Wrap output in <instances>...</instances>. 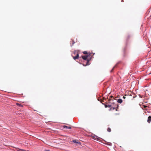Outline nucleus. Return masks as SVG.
Masks as SVG:
<instances>
[{"label": "nucleus", "mask_w": 151, "mask_h": 151, "mask_svg": "<svg viewBox=\"0 0 151 151\" xmlns=\"http://www.w3.org/2000/svg\"><path fill=\"white\" fill-rule=\"evenodd\" d=\"M83 53L84 54H87V55H88L89 56H91V58H90V59L87 60V63H86V65H89L88 63L89 62V61L91 59V58H92V56L94 54H93V53H90L89 52L88 53L86 51H84L83 52Z\"/></svg>", "instance_id": "1"}, {"label": "nucleus", "mask_w": 151, "mask_h": 151, "mask_svg": "<svg viewBox=\"0 0 151 151\" xmlns=\"http://www.w3.org/2000/svg\"><path fill=\"white\" fill-rule=\"evenodd\" d=\"M115 68V66H114L113 68L111 70V72H112L113 70H114V68Z\"/></svg>", "instance_id": "13"}, {"label": "nucleus", "mask_w": 151, "mask_h": 151, "mask_svg": "<svg viewBox=\"0 0 151 151\" xmlns=\"http://www.w3.org/2000/svg\"><path fill=\"white\" fill-rule=\"evenodd\" d=\"M112 106V105H105V106L106 108H107L108 107H111Z\"/></svg>", "instance_id": "9"}, {"label": "nucleus", "mask_w": 151, "mask_h": 151, "mask_svg": "<svg viewBox=\"0 0 151 151\" xmlns=\"http://www.w3.org/2000/svg\"><path fill=\"white\" fill-rule=\"evenodd\" d=\"M63 127L64 128H68L69 129H71V127H68L65 125H64L63 126Z\"/></svg>", "instance_id": "7"}, {"label": "nucleus", "mask_w": 151, "mask_h": 151, "mask_svg": "<svg viewBox=\"0 0 151 151\" xmlns=\"http://www.w3.org/2000/svg\"><path fill=\"white\" fill-rule=\"evenodd\" d=\"M16 105H17L19 107H22L23 106L22 104H19L18 103H17L16 104Z\"/></svg>", "instance_id": "8"}, {"label": "nucleus", "mask_w": 151, "mask_h": 151, "mask_svg": "<svg viewBox=\"0 0 151 151\" xmlns=\"http://www.w3.org/2000/svg\"><path fill=\"white\" fill-rule=\"evenodd\" d=\"M91 56H89L88 55H87L85 56H82V58L84 60H86L87 58L88 57L91 58Z\"/></svg>", "instance_id": "3"}, {"label": "nucleus", "mask_w": 151, "mask_h": 151, "mask_svg": "<svg viewBox=\"0 0 151 151\" xmlns=\"http://www.w3.org/2000/svg\"><path fill=\"white\" fill-rule=\"evenodd\" d=\"M147 107V106H144V107H145H145Z\"/></svg>", "instance_id": "18"}, {"label": "nucleus", "mask_w": 151, "mask_h": 151, "mask_svg": "<svg viewBox=\"0 0 151 151\" xmlns=\"http://www.w3.org/2000/svg\"><path fill=\"white\" fill-rule=\"evenodd\" d=\"M123 98L124 99H125L126 98V97H125V96H124L123 97Z\"/></svg>", "instance_id": "17"}, {"label": "nucleus", "mask_w": 151, "mask_h": 151, "mask_svg": "<svg viewBox=\"0 0 151 151\" xmlns=\"http://www.w3.org/2000/svg\"><path fill=\"white\" fill-rule=\"evenodd\" d=\"M107 131L109 132H110L111 131V129L109 127L107 129Z\"/></svg>", "instance_id": "11"}, {"label": "nucleus", "mask_w": 151, "mask_h": 151, "mask_svg": "<svg viewBox=\"0 0 151 151\" xmlns=\"http://www.w3.org/2000/svg\"><path fill=\"white\" fill-rule=\"evenodd\" d=\"M151 122V116H149L148 118L147 122L150 123Z\"/></svg>", "instance_id": "5"}, {"label": "nucleus", "mask_w": 151, "mask_h": 151, "mask_svg": "<svg viewBox=\"0 0 151 151\" xmlns=\"http://www.w3.org/2000/svg\"><path fill=\"white\" fill-rule=\"evenodd\" d=\"M23 150L19 149V150H18V151H22Z\"/></svg>", "instance_id": "15"}, {"label": "nucleus", "mask_w": 151, "mask_h": 151, "mask_svg": "<svg viewBox=\"0 0 151 151\" xmlns=\"http://www.w3.org/2000/svg\"><path fill=\"white\" fill-rule=\"evenodd\" d=\"M72 45H73L75 43V42L73 40H72Z\"/></svg>", "instance_id": "12"}, {"label": "nucleus", "mask_w": 151, "mask_h": 151, "mask_svg": "<svg viewBox=\"0 0 151 151\" xmlns=\"http://www.w3.org/2000/svg\"><path fill=\"white\" fill-rule=\"evenodd\" d=\"M73 142L77 143V144H79L80 143V142H79L78 141L76 142V140H73Z\"/></svg>", "instance_id": "10"}, {"label": "nucleus", "mask_w": 151, "mask_h": 151, "mask_svg": "<svg viewBox=\"0 0 151 151\" xmlns=\"http://www.w3.org/2000/svg\"><path fill=\"white\" fill-rule=\"evenodd\" d=\"M45 151H50L49 150H45Z\"/></svg>", "instance_id": "16"}, {"label": "nucleus", "mask_w": 151, "mask_h": 151, "mask_svg": "<svg viewBox=\"0 0 151 151\" xmlns=\"http://www.w3.org/2000/svg\"><path fill=\"white\" fill-rule=\"evenodd\" d=\"M117 102L119 104H121L122 102V100L121 99H119L117 100Z\"/></svg>", "instance_id": "6"}, {"label": "nucleus", "mask_w": 151, "mask_h": 151, "mask_svg": "<svg viewBox=\"0 0 151 151\" xmlns=\"http://www.w3.org/2000/svg\"><path fill=\"white\" fill-rule=\"evenodd\" d=\"M111 108L113 109H114L116 108L115 107H111Z\"/></svg>", "instance_id": "14"}, {"label": "nucleus", "mask_w": 151, "mask_h": 151, "mask_svg": "<svg viewBox=\"0 0 151 151\" xmlns=\"http://www.w3.org/2000/svg\"><path fill=\"white\" fill-rule=\"evenodd\" d=\"M111 105H112V106L111 107H116V106H117L116 108L117 109L118 107V105L117 104H115V103H113Z\"/></svg>", "instance_id": "4"}, {"label": "nucleus", "mask_w": 151, "mask_h": 151, "mask_svg": "<svg viewBox=\"0 0 151 151\" xmlns=\"http://www.w3.org/2000/svg\"><path fill=\"white\" fill-rule=\"evenodd\" d=\"M76 53V56L75 57H73V58L74 60H76V59H78L79 58V55L78 53H77V52L76 51H75L74 52V54H75Z\"/></svg>", "instance_id": "2"}]
</instances>
